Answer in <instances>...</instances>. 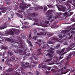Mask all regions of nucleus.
<instances>
[{
	"label": "nucleus",
	"instance_id": "nucleus-54",
	"mask_svg": "<svg viewBox=\"0 0 75 75\" xmlns=\"http://www.w3.org/2000/svg\"><path fill=\"white\" fill-rule=\"evenodd\" d=\"M23 28H28V27H27V26H23Z\"/></svg>",
	"mask_w": 75,
	"mask_h": 75
},
{
	"label": "nucleus",
	"instance_id": "nucleus-8",
	"mask_svg": "<svg viewBox=\"0 0 75 75\" xmlns=\"http://www.w3.org/2000/svg\"><path fill=\"white\" fill-rule=\"evenodd\" d=\"M65 49L64 48H63V49H62L61 50V52L62 53H63L61 55V56H60V58H61V59H62V58H63V56L62 57V55H64V54H66V52H64V53H63L64 52V51H65Z\"/></svg>",
	"mask_w": 75,
	"mask_h": 75
},
{
	"label": "nucleus",
	"instance_id": "nucleus-5",
	"mask_svg": "<svg viewBox=\"0 0 75 75\" xmlns=\"http://www.w3.org/2000/svg\"><path fill=\"white\" fill-rule=\"evenodd\" d=\"M14 47L16 48H19L22 49L24 48V46H23V44L20 43H19V45H18V46L15 45Z\"/></svg>",
	"mask_w": 75,
	"mask_h": 75
},
{
	"label": "nucleus",
	"instance_id": "nucleus-60",
	"mask_svg": "<svg viewBox=\"0 0 75 75\" xmlns=\"http://www.w3.org/2000/svg\"><path fill=\"white\" fill-rule=\"evenodd\" d=\"M25 64H26V65H29V63H25Z\"/></svg>",
	"mask_w": 75,
	"mask_h": 75
},
{
	"label": "nucleus",
	"instance_id": "nucleus-53",
	"mask_svg": "<svg viewBox=\"0 0 75 75\" xmlns=\"http://www.w3.org/2000/svg\"><path fill=\"white\" fill-rule=\"evenodd\" d=\"M74 33H75V31H72L71 32V34H74Z\"/></svg>",
	"mask_w": 75,
	"mask_h": 75
},
{
	"label": "nucleus",
	"instance_id": "nucleus-12",
	"mask_svg": "<svg viewBox=\"0 0 75 75\" xmlns=\"http://www.w3.org/2000/svg\"><path fill=\"white\" fill-rule=\"evenodd\" d=\"M41 68H42L45 69V68H46V64L42 63L41 64Z\"/></svg>",
	"mask_w": 75,
	"mask_h": 75
},
{
	"label": "nucleus",
	"instance_id": "nucleus-39",
	"mask_svg": "<svg viewBox=\"0 0 75 75\" xmlns=\"http://www.w3.org/2000/svg\"><path fill=\"white\" fill-rule=\"evenodd\" d=\"M13 54V52H10V56H12Z\"/></svg>",
	"mask_w": 75,
	"mask_h": 75
},
{
	"label": "nucleus",
	"instance_id": "nucleus-48",
	"mask_svg": "<svg viewBox=\"0 0 75 75\" xmlns=\"http://www.w3.org/2000/svg\"><path fill=\"white\" fill-rule=\"evenodd\" d=\"M33 16V17L35 16V13H33L32 14Z\"/></svg>",
	"mask_w": 75,
	"mask_h": 75
},
{
	"label": "nucleus",
	"instance_id": "nucleus-14",
	"mask_svg": "<svg viewBox=\"0 0 75 75\" xmlns=\"http://www.w3.org/2000/svg\"><path fill=\"white\" fill-rule=\"evenodd\" d=\"M46 57H50V58H52V55L50 53L47 54L46 55Z\"/></svg>",
	"mask_w": 75,
	"mask_h": 75
},
{
	"label": "nucleus",
	"instance_id": "nucleus-47",
	"mask_svg": "<svg viewBox=\"0 0 75 75\" xmlns=\"http://www.w3.org/2000/svg\"><path fill=\"white\" fill-rule=\"evenodd\" d=\"M68 63H69V62H67L65 64V65H68Z\"/></svg>",
	"mask_w": 75,
	"mask_h": 75
},
{
	"label": "nucleus",
	"instance_id": "nucleus-57",
	"mask_svg": "<svg viewBox=\"0 0 75 75\" xmlns=\"http://www.w3.org/2000/svg\"><path fill=\"white\" fill-rule=\"evenodd\" d=\"M6 4H7L8 5L9 4H10V2H6Z\"/></svg>",
	"mask_w": 75,
	"mask_h": 75
},
{
	"label": "nucleus",
	"instance_id": "nucleus-26",
	"mask_svg": "<svg viewBox=\"0 0 75 75\" xmlns=\"http://www.w3.org/2000/svg\"><path fill=\"white\" fill-rule=\"evenodd\" d=\"M14 75H21L20 74L17 72V71H15V73L14 74Z\"/></svg>",
	"mask_w": 75,
	"mask_h": 75
},
{
	"label": "nucleus",
	"instance_id": "nucleus-9",
	"mask_svg": "<svg viewBox=\"0 0 75 75\" xmlns=\"http://www.w3.org/2000/svg\"><path fill=\"white\" fill-rule=\"evenodd\" d=\"M29 59H30L32 61V62H33V64H38V62H35L33 60V57H30Z\"/></svg>",
	"mask_w": 75,
	"mask_h": 75
},
{
	"label": "nucleus",
	"instance_id": "nucleus-49",
	"mask_svg": "<svg viewBox=\"0 0 75 75\" xmlns=\"http://www.w3.org/2000/svg\"><path fill=\"white\" fill-rule=\"evenodd\" d=\"M1 50H3V49H4V47L2 45L1 47Z\"/></svg>",
	"mask_w": 75,
	"mask_h": 75
},
{
	"label": "nucleus",
	"instance_id": "nucleus-59",
	"mask_svg": "<svg viewBox=\"0 0 75 75\" xmlns=\"http://www.w3.org/2000/svg\"><path fill=\"white\" fill-rule=\"evenodd\" d=\"M48 70H50L51 69V67H48L47 68Z\"/></svg>",
	"mask_w": 75,
	"mask_h": 75
},
{
	"label": "nucleus",
	"instance_id": "nucleus-58",
	"mask_svg": "<svg viewBox=\"0 0 75 75\" xmlns=\"http://www.w3.org/2000/svg\"><path fill=\"white\" fill-rule=\"evenodd\" d=\"M54 21V19H52L50 21V23H52V21Z\"/></svg>",
	"mask_w": 75,
	"mask_h": 75
},
{
	"label": "nucleus",
	"instance_id": "nucleus-17",
	"mask_svg": "<svg viewBox=\"0 0 75 75\" xmlns=\"http://www.w3.org/2000/svg\"><path fill=\"white\" fill-rule=\"evenodd\" d=\"M49 47V45H48V44H45L42 47V48H44V49H46V47Z\"/></svg>",
	"mask_w": 75,
	"mask_h": 75
},
{
	"label": "nucleus",
	"instance_id": "nucleus-46",
	"mask_svg": "<svg viewBox=\"0 0 75 75\" xmlns=\"http://www.w3.org/2000/svg\"><path fill=\"white\" fill-rule=\"evenodd\" d=\"M27 42L28 44H30V43H31V41H30L29 40H27Z\"/></svg>",
	"mask_w": 75,
	"mask_h": 75
},
{
	"label": "nucleus",
	"instance_id": "nucleus-45",
	"mask_svg": "<svg viewBox=\"0 0 75 75\" xmlns=\"http://www.w3.org/2000/svg\"><path fill=\"white\" fill-rule=\"evenodd\" d=\"M25 64H23V63H22L21 66L22 67H24L25 66Z\"/></svg>",
	"mask_w": 75,
	"mask_h": 75
},
{
	"label": "nucleus",
	"instance_id": "nucleus-34",
	"mask_svg": "<svg viewBox=\"0 0 75 75\" xmlns=\"http://www.w3.org/2000/svg\"><path fill=\"white\" fill-rule=\"evenodd\" d=\"M28 67H29L30 68H31V65H30L29 66H25V68H28Z\"/></svg>",
	"mask_w": 75,
	"mask_h": 75
},
{
	"label": "nucleus",
	"instance_id": "nucleus-22",
	"mask_svg": "<svg viewBox=\"0 0 75 75\" xmlns=\"http://www.w3.org/2000/svg\"><path fill=\"white\" fill-rule=\"evenodd\" d=\"M7 25L6 24H4L3 25V27L1 28L2 29H4L6 28V26Z\"/></svg>",
	"mask_w": 75,
	"mask_h": 75
},
{
	"label": "nucleus",
	"instance_id": "nucleus-43",
	"mask_svg": "<svg viewBox=\"0 0 75 75\" xmlns=\"http://www.w3.org/2000/svg\"><path fill=\"white\" fill-rule=\"evenodd\" d=\"M24 24H25V25H28V24H29V23H28V22H26L24 23Z\"/></svg>",
	"mask_w": 75,
	"mask_h": 75
},
{
	"label": "nucleus",
	"instance_id": "nucleus-55",
	"mask_svg": "<svg viewBox=\"0 0 75 75\" xmlns=\"http://www.w3.org/2000/svg\"><path fill=\"white\" fill-rule=\"evenodd\" d=\"M73 14V13L72 12H71L70 13V16H72V14Z\"/></svg>",
	"mask_w": 75,
	"mask_h": 75
},
{
	"label": "nucleus",
	"instance_id": "nucleus-31",
	"mask_svg": "<svg viewBox=\"0 0 75 75\" xmlns=\"http://www.w3.org/2000/svg\"><path fill=\"white\" fill-rule=\"evenodd\" d=\"M50 61V59H47L46 60H45V62H48L49 61Z\"/></svg>",
	"mask_w": 75,
	"mask_h": 75
},
{
	"label": "nucleus",
	"instance_id": "nucleus-36",
	"mask_svg": "<svg viewBox=\"0 0 75 75\" xmlns=\"http://www.w3.org/2000/svg\"><path fill=\"white\" fill-rule=\"evenodd\" d=\"M33 57L35 59V60H38V59L36 57H35L34 56H33Z\"/></svg>",
	"mask_w": 75,
	"mask_h": 75
},
{
	"label": "nucleus",
	"instance_id": "nucleus-7",
	"mask_svg": "<svg viewBox=\"0 0 75 75\" xmlns=\"http://www.w3.org/2000/svg\"><path fill=\"white\" fill-rule=\"evenodd\" d=\"M37 34L38 35H43L44 36V35H46L47 33L45 32H41L40 33H38Z\"/></svg>",
	"mask_w": 75,
	"mask_h": 75
},
{
	"label": "nucleus",
	"instance_id": "nucleus-62",
	"mask_svg": "<svg viewBox=\"0 0 75 75\" xmlns=\"http://www.w3.org/2000/svg\"><path fill=\"white\" fill-rule=\"evenodd\" d=\"M38 45L39 47H41V44L40 43H38Z\"/></svg>",
	"mask_w": 75,
	"mask_h": 75
},
{
	"label": "nucleus",
	"instance_id": "nucleus-42",
	"mask_svg": "<svg viewBox=\"0 0 75 75\" xmlns=\"http://www.w3.org/2000/svg\"><path fill=\"white\" fill-rule=\"evenodd\" d=\"M7 40L8 41H10V42H11V39H7Z\"/></svg>",
	"mask_w": 75,
	"mask_h": 75
},
{
	"label": "nucleus",
	"instance_id": "nucleus-18",
	"mask_svg": "<svg viewBox=\"0 0 75 75\" xmlns=\"http://www.w3.org/2000/svg\"><path fill=\"white\" fill-rule=\"evenodd\" d=\"M15 53H17V52H19V53H23V50L21 49H18V51L16 52V51H14Z\"/></svg>",
	"mask_w": 75,
	"mask_h": 75
},
{
	"label": "nucleus",
	"instance_id": "nucleus-2",
	"mask_svg": "<svg viewBox=\"0 0 75 75\" xmlns=\"http://www.w3.org/2000/svg\"><path fill=\"white\" fill-rule=\"evenodd\" d=\"M12 59H13V61L15 60L14 61V62L16 64L19 63V62H20V60H19V59L15 57V56H12L11 58V60L12 61Z\"/></svg>",
	"mask_w": 75,
	"mask_h": 75
},
{
	"label": "nucleus",
	"instance_id": "nucleus-10",
	"mask_svg": "<svg viewBox=\"0 0 75 75\" xmlns=\"http://www.w3.org/2000/svg\"><path fill=\"white\" fill-rule=\"evenodd\" d=\"M9 33H10V35H14V32H13V29H10Z\"/></svg>",
	"mask_w": 75,
	"mask_h": 75
},
{
	"label": "nucleus",
	"instance_id": "nucleus-16",
	"mask_svg": "<svg viewBox=\"0 0 75 75\" xmlns=\"http://www.w3.org/2000/svg\"><path fill=\"white\" fill-rule=\"evenodd\" d=\"M42 51V50L40 49H39L37 50V51L38 52L37 54V55H40L41 54V52Z\"/></svg>",
	"mask_w": 75,
	"mask_h": 75
},
{
	"label": "nucleus",
	"instance_id": "nucleus-19",
	"mask_svg": "<svg viewBox=\"0 0 75 75\" xmlns=\"http://www.w3.org/2000/svg\"><path fill=\"white\" fill-rule=\"evenodd\" d=\"M61 14V13H57V14L55 16V19H56L57 18H60L61 16H60Z\"/></svg>",
	"mask_w": 75,
	"mask_h": 75
},
{
	"label": "nucleus",
	"instance_id": "nucleus-37",
	"mask_svg": "<svg viewBox=\"0 0 75 75\" xmlns=\"http://www.w3.org/2000/svg\"><path fill=\"white\" fill-rule=\"evenodd\" d=\"M49 52L50 53H51L52 54H54V52L53 50H50Z\"/></svg>",
	"mask_w": 75,
	"mask_h": 75
},
{
	"label": "nucleus",
	"instance_id": "nucleus-23",
	"mask_svg": "<svg viewBox=\"0 0 75 75\" xmlns=\"http://www.w3.org/2000/svg\"><path fill=\"white\" fill-rule=\"evenodd\" d=\"M37 38H38L37 37L35 36H33L32 38V39L33 40H37Z\"/></svg>",
	"mask_w": 75,
	"mask_h": 75
},
{
	"label": "nucleus",
	"instance_id": "nucleus-32",
	"mask_svg": "<svg viewBox=\"0 0 75 75\" xmlns=\"http://www.w3.org/2000/svg\"><path fill=\"white\" fill-rule=\"evenodd\" d=\"M61 51H57V54H59V55H61Z\"/></svg>",
	"mask_w": 75,
	"mask_h": 75
},
{
	"label": "nucleus",
	"instance_id": "nucleus-50",
	"mask_svg": "<svg viewBox=\"0 0 75 75\" xmlns=\"http://www.w3.org/2000/svg\"><path fill=\"white\" fill-rule=\"evenodd\" d=\"M35 10L36 11H37L38 10V8H35Z\"/></svg>",
	"mask_w": 75,
	"mask_h": 75
},
{
	"label": "nucleus",
	"instance_id": "nucleus-64",
	"mask_svg": "<svg viewBox=\"0 0 75 75\" xmlns=\"http://www.w3.org/2000/svg\"><path fill=\"white\" fill-rule=\"evenodd\" d=\"M5 75H10V74H9V73H8Z\"/></svg>",
	"mask_w": 75,
	"mask_h": 75
},
{
	"label": "nucleus",
	"instance_id": "nucleus-27",
	"mask_svg": "<svg viewBox=\"0 0 75 75\" xmlns=\"http://www.w3.org/2000/svg\"><path fill=\"white\" fill-rule=\"evenodd\" d=\"M47 8H47V6H45L44 9V11H46L47 10Z\"/></svg>",
	"mask_w": 75,
	"mask_h": 75
},
{
	"label": "nucleus",
	"instance_id": "nucleus-63",
	"mask_svg": "<svg viewBox=\"0 0 75 75\" xmlns=\"http://www.w3.org/2000/svg\"><path fill=\"white\" fill-rule=\"evenodd\" d=\"M30 45L31 46V47H33V45H32V44H31V43H30Z\"/></svg>",
	"mask_w": 75,
	"mask_h": 75
},
{
	"label": "nucleus",
	"instance_id": "nucleus-41",
	"mask_svg": "<svg viewBox=\"0 0 75 75\" xmlns=\"http://www.w3.org/2000/svg\"><path fill=\"white\" fill-rule=\"evenodd\" d=\"M49 21H45V23H46V24H48L49 23Z\"/></svg>",
	"mask_w": 75,
	"mask_h": 75
},
{
	"label": "nucleus",
	"instance_id": "nucleus-28",
	"mask_svg": "<svg viewBox=\"0 0 75 75\" xmlns=\"http://www.w3.org/2000/svg\"><path fill=\"white\" fill-rule=\"evenodd\" d=\"M37 8L39 9H43V7L42 6H38L37 7Z\"/></svg>",
	"mask_w": 75,
	"mask_h": 75
},
{
	"label": "nucleus",
	"instance_id": "nucleus-20",
	"mask_svg": "<svg viewBox=\"0 0 75 75\" xmlns=\"http://www.w3.org/2000/svg\"><path fill=\"white\" fill-rule=\"evenodd\" d=\"M17 15L18 16V17H20V18H23V16L21 15H20L18 13H17Z\"/></svg>",
	"mask_w": 75,
	"mask_h": 75
},
{
	"label": "nucleus",
	"instance_id": "nucleus-52",
	"mask_svg": "<svg viewBox=\"0 0 75 75\" xmlns=\"http://www.w3.org/2000/svg\"><path fill=\"white\" fill-rule=\"evenodd\" d=\"M50 50H55L54 48H52V47H51L50 48Z\"/></svg>",
	"mask_w": 75,
	"mask_h": 75
},
{
	"label": "nucleus",
	"instance_id": "nucleus-15",
	"mask_svg": "<svg viewBox=\"0 0 75 75\" xmlns=\"http://www.w3.org/2000/svg\"><path fill=\"white\" fill-rule=\"evenodd\" d=\"M69 30H62L61 31V33H62L63 34H65V33H68L69 32Z\"/></svg>",
	"mask_w": 75,
	"mask_h": 75
},
{
	"label": "nucleus",
	"instance_id": "nucleus-33",
	"mask_svg": "<svg viewBox=\"0 0 75 75\" xmlns=\"http://www.w3.org/2000/svg\"><path fill=\"white\" fill-rule=\"evenodd\" d=\"M60 46V44H58L57 46L56 47V48H59V47Z\"/></svg>",
	"mask_w": 75,
	"mask_h": 75
},
{
	"label": "nucleus",
	"instance_id": "nucleus-21",
	"mask_svg": "<svg viewBox=\"0 0 75 75\" xmlns=\"http://www.w3.org/2000/svg\"><path fill=\"white\" fill-rule=\"evenodd\" d=\"M14 31H15V32H16V34H18L20 33V31L18 30L14 29Z\"/></svg>",
	"mask_w": 75,
	"mask_h": 75
},
{
	"label": "nucleus",
	"instance_id": "nucleus-24",
	"mask_svg": "<svg viewBox=\"0 0 75 75\" xmlns=\"http://www.w3.org/2000/svg\"><path fill=\"white\" fill-rule=\"evenodd\" d=\"M13 69H12L11 68H8V69L6 70V71L7 72H10V71H13Z\"/></svg>",
	"mask_w": 75,
	"mask_h": 75
},
{
	"label": "nucleus",
	"instance_id": "nucleus-3",
	"mask_svg": "<svg viewBox=\"0 0 75 75\" xmlns=\"http://www.w3.org/2000/svg\"><path fill=\"white\" fill-rule=\"evenodd\" d=\"M52 40L54 41L57 40V42H60V43H62V41L61 39H58L57 37H54L52 38Z\"/></svg>",
	"mask_w": 75,
	"mask_h": 75
},
{
	"label": "nucleus",
	"instance_id": "nucleus-61",
	"mask_svg": "<svg viewBox=\"0 0 75 75\" xmlns=\"http://www.w3.org/2000/svg\"><path fill=\"white\" fill-rule=\"evenodd\" d=\"M18 13H22V12H23L22 11H18Z\"/></svg>",
	"mask_w": 75,
	"mask_h": 75
},
{
	"label": "nucleus",
	"instance_id": "nucleus-25",
	"mask_svg": "<svg viewBox=\"0 0 75 75\" xmlns=\"http://www.w3.org/2000/svg\"><path fill=\"white\" fill-rule=\"evenodd\" d=\"M33 21H35V22H38L39 21L38 19L37 18L33 19Z\"/></svg>",
	"mask_w": 75,
	"mask_h": 75
},
{
	"label": "nucleus",
	"instance_id": "nucleus-4",
	"mask_svg": "<svg viewBox=\"0 0 75 75\" xmlns=\"http://www.w3.org/2000/svg\"><path fill=\"white\" fill-rule=\"evenodd\" d=\"M22 6H20V8L21 10H24L25 9V8H28V7L25 6V4H23V3H22Z\"/></svg>",
	"mask_w": 75,
	"mask_h": 75
},
{
	"label": "nucleus",
	"instance_id": "nucleus-51",
	"mask_svg": "<svg viewBox=\"0 0 75 75\" xmlns=\"http://www.w3.org/2000/svg\"><path fill=\"white\" fill-rule=\"evenodd\" d=\"M29 38H31V34L30 33L29 34Z\"/></svg>",
	"mask_w": 75,
	"mask_h": 75
},
{
	"label": "nucleus",
	"instance_id": "nucleus-56",
	"mask_svg": "<svg viewBox=\"0 0 75 75\" xmlns=\"http://www.w3.org/2000/svg\"><path fill=\"white\" fill-rule=\"evenodd\" d=\"M37 23H35L34 24H33V25H36Z\"/></svg>",
	"mask_w": 75,
	"mask_h": 75
},
{
	"label": "nucleus",
	"instance_id": "nucleus-40",
	"mask_svg": "<svg viewBox=\"0 0 75 75\" xmlns=\"http://www.w3.org/2000/svg\"><path fill=\"white\" fill-rule=\"evenodd\" d=\"M47 6L49 8H50V7H52V5H47Z\"/></svg>",
	"mask_w": 75,
	"mask_h": 75
},
{
	"label": "nucleus",
	"instance_id": "nucleus-30",
	"mask_svg": "<svg viewBox=\"0 0 75 75\" xmlns=\"http://www.w3.org/2000/svg\"><path fill=\"white\" fill-rule=\"evenodd\" d=\"M68 13L66 12L63 13V16H66L68 15Z\"/></svg>",
	"mask_w": 75,
	"mask_h": 75
},
{
	"label": "nucleus",
	"instance_id": "nucleus-44",
	"mask_svg": "<svg viewBox=\"0 0 75 75\" xmlns=\"http://www.w3.org/2000/svg\"><path fill=\"white\" fill-rule=\"evenodd\" d=\"M47 43H48V44H52V42H51V41H48Z\"/></svg>",
	"mask_w": 75,
	"mask_h": 75
},
{
	"label": "nucleus",
	"instance_id": "nucleus-13",
	"mask_svg": "<svg viewBox=\"0 0 75 75\" xmlns=\"http://www.w3.org/2000/svg\"><path fill=\"white\" fill-rule=\"evenodd\" d=\"M73 54V53H71L69 55L68 57L67 58V60H68L69 58H71V57H72V55Z\"/></svg>",
	"mask_w": 75,
	"mask_h": 75
},
{
	"label": "nucleus",
	"instance_id": "nucleus-38",
	"mask_svg": "<svg viewBox=\"0 0 75 75\" xmlns=\"http://www.w3.org/2000/svg\"><path fill=\"white\" fill-rule=\"evenodd\" d=\"M39 74H40V72H38V71H37L36 72V74L37 75H39Z\"/></svg>",
	"mask_w": 75,
	"mask_h": 75
},
{
	"label": "nucleus",
	"instance_id": "nucleus-6",
	"mask_svg": "<svg viewBox=\"0 0 75 75\" xmlns=\"http://www.w3.org/2000/svg\"><path fill=\"white\" fill-rule=\"evenodd\" d=\"M26 52H30L29 50H28V48H26V49H25L23 52V53L22 54L25 55H26V54H27Z\"/></svg>",
	"mask_w": 75,
	"mask_h": 75
},
{
	"label": "nucleus",
	"instance_id": "nucleus-29",
	"mask_svg": "<svg viewBox=\"0 0 75 75\" xmlns=\"http://www.w3.org/2000/svg\"><path fill=\"white\" fill-rule=\"evenodd\" d=\"M59 37L60 38H62L63 37H62V34H59Z\"/></svg>",
	"mask_w": 75,
	"mask_h": 75
},
{
	"label": "nucleus",
	"instance_id": "nucleus-11",
	"mask_svg": "<svg viewBox=\"0 0 75 75\" xmlns=\"http://www.w3.org/2000/svg\"><path fill=\"white\" fill-rule=\"evenodd\" d=\"M0 10H1L0 11V12H1V13H6V10H7L6 9H3V8H0Z\"/></svg>",
	"mask_w": 75,
	"mask_h": 75
},
{
	"label": "nucleus",
	"instance_id": "nucleus-35",
	"mask_svg": "<svg viewBox=\"0 0 75 75\" xmlns=\"http://www.w3.org/2000/svg\"><path fill=\"white\" fill-rule=\"evenodd\" d=\"M62 10L64 11H65V10H66V8L65 7H63L62 8Z\"/></svg>",
	"mask_w": 75,
	"mask_h": 75
},
{
	"label": "nucleus",
	"instance_id": "nucleus-1",
	"mask_svg": "<svg viewBox=\"0 0 75 75\" xmlns=\"http://www.w3.org/2000/svg\"><path fill=\"white\" fill-rule=\"evenodd\" d=\"M52 10H49L47 12L45 13L46 15H47L48 17H49L48 18V20H51V18H54V17H52L53 15L52 14Z\"/></svg>",
	"mask_w": 75,
	"mask_h": 75
}]
</instances>
